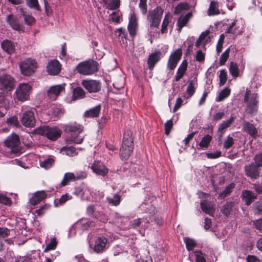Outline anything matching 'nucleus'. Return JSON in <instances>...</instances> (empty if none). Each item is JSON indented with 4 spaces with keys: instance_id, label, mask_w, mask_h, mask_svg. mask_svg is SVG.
I'll return each instance as SVG.
<instances>
[{
    "instance_id": "cd10ccee",
    "label": "nucleus",
    "mask_w": 262,
    "mask_h": 262,
    "mask_svg": "<svg viewBox=\"0 0 262 262\" xmlns=\"http://www.w3.org/2000/svg\"><path fill=\"white\" fill-rule=\"evenodd\" d=\"M191 16V13H188L185 15H181L179 17L177 21L178 31L179 32H181L182 28L186 25Z\"/></svg>"
},
{
    "instance_id": "0e129e2a",
    "label": "nucleus",
    "mask_w": 262,
    "mask_h": 262,
    "mask_svg": "<svg viewBox=\"0 0 262 262\" xmlns=\"http://www.w3.org/2000/svg\"><path fill=\"white\" fill-rule=\"evenodd\" d=\"M49 206L47 204H45L43 206H41L38 209H37L35 211L36 214L38 215H41L43 214L48 209Z\"/></svg>"
},
{
    "instance_id": "864d4df0",
    "label": "nucleus",
    "mask_w": 262,
    "mask_h": 262,
    "mask_svg": "<svg viewBox=\"0 0 262 262\" xmlns=\"http://www.w3.org/2000/svg\"><path fill=\"white\" fill-rule=\"evenodd\" d=\"M173 126V121L172 119H170L168 120L164 124V129H165V134L166 135H168L172 128Z\"/></svg>"
},
{
    "instance_id": "4468645a",
    "label": "nucleus",
    "mask_w": 262,
    "mask_h": 262,
    "mask_svg": "<svg viewBox=\"0 0 262 262\" xmlns=\"http://www.w3.org/2000/svg\"><path fill=\"white\" fill-rule=\"evenodd\" d=\"M14 84L13 78L9 75L0 76V88L4 91H11Z\"/></svg>"
},
{
    "instance_id": "6e6552de",
    "label": "nucleus",
    "mask_w": 262,
    "mask_h": 262,
    "mask_svg": "<svg viewBox=\"0 0 262 262\" xmlns=\"http://www.w3.org/2000/svg\"><path fill=\"white\" fill-rule=\"evenodd\" d=\"M7 147L10 149V152L12 154H17L20 151L19 148V138L16 134H12L9 136L5 141Z\"/></svg>"
},
{
    "instance_id": "423d86ee",
    "label": "nucleus",
    "mask_w": 262,
    "mask_h": 262,
    "mask_svg": "<svg viewBox=\"0 0 262 262\" xmlns=\"http://www.w3.org/2000/svg\"><path fill=\"white\" fill-rule=\"evenodd\" d=\"M163 10L160 7H157L148 12L147 19L150 23V27L158 28L160 25Z\"/></svg>"
},
{
    "instance_id": "39448f33",
    "label": "nucleus",
    "mask_w": 262,
    "mask_h": 262,
    "mask_svg": "<svg viewBox=\"0 0 262 262\" xmlns=\"http://www.w3.org/2000/svg\"><path fill=\"white\" fill-rule=\"evenodd\" d=\"M21 73L25 76H30L36 71L37 68V62L35 59L28 58L19 63Z\"/></svg>"
},
{
    "instance_id": "13d9d810",
    "label": "nucleus",
    "mask_w": 262,
    "mask_h": 262,
    "mask_svg": "<svg viewBox=\"0 0 262 262\" xmlns=\"http://www.w3.org/2000/svg\"><path fill=\"white\" fill-rule=\"evenodd\" d=\"M54 161L52 159H48L42 162L40 164V166L42 167L48 169L49 168L54 164Z\"/></svg>"
},
{
    "instance_id": "8fccbe9b",
    "label": "nucleus",
    "mask_w": 262,
    "mask_h": 262,
    "mask_svg": "<svg viewBox=\"0 0 262 262\" xmlns=\"http://www.w3.org/2000/svg\"><path fill=\"white\" fill-rule=\"evenodd\" d=\"M170 21V18L166 15L165 16V17L163 19L162 26H161V31L162 33H165L167 32V26Z\"/></svg>"
},
{
    "instance_id": "aec40b11",
    "label": "nucleus",
    "mask_w": 262,
    "mask_h": 262,
    "mask_svg": "<svg viewBox=\"0 0 262 262\" xmlns=\"http://www.w3.org/2000/svg\"><path fill=\"white\" fill-rule=\"evenodd\" d=\"M149 224V220L147 217L138 218L133 220L130 222L129 226L133 229H138L141 228L143 229L147 228Z\"/></svg>"
},
{
    "instance_id": "f8f14e48",
    "label": "nucleus",
    "mask_w": 262,
    "mask_h": 262,
    "mask_svg": "<svg viewBox=\"0 0 262 262\" xmlns=\"http://www.w3.org/2000/svg\"><path fill=\"white\" fill-rule=\"evenodd\" d=\"M6 21L13 30L18 32L25 31V27L20 23L17 17L14 14L12 13L8 14L6 17Z\"/></svg>"
},
{
    "instance_id": "774afa93",
    "label": "nucleus",
    "mask_w": 262,
    "mask_h": 262,
    "mask_svg": "<svg viewBox=\"0 0 262 262\" xmlns=\"http://www.w3.org/2000/svg\"><path fill=\"white\" fill-rule=\"evenodd\" d=\"M188 62L186 60H184L180 64L177 71L185 74L187 68Z\"/></svg>"
},
{
    "instance_id": "69168bd1",
    "label": "nucleus",
    "mask_w": 262,
    "mask_h": 262,
    "mask_svg": "<svg viewBox=\"0 0 262 262\" xmlns=\"http://www.w3.org/2000/svg\"><path fill=\"white\" fill-rule=\"evenodd\" d=\"M7 122L8 124L13 125L14 126H18L19 122L18 121V119L17 117H12L11 118H9L7 119Z\"/></svg>"
},
{
    "instance_id": "4be33fe9",
    "label": "nucleus",
    "mask_w": 262,
    "mask_h": 262,
    "mask_svg": "<svg viewBox=\"0 0 262 262\" xmlns=\"http://www.w3.org/2000/svg\"><path fill=\"white\" fill-rule=\"evenodd\" d=\"M64 91L62 85H57L51 86L48 91V96L50 100H55L59 94Z\"/></svg>"
},
{
    "instance_id": "6ab92c4d",
    "label": "nucleus",
    "mask_w": 262,
    "mask_h": 262,
    "mask_svg": "<svg viewBox=\"0 0 262 262\" xmlns=\"http://www.w3.org/2000/svg\"><path fill=\"white\" fill-rule=\"evenodd\" d=\"M245 171L246 176L252 179H256L259 176L258 166L256 164H251L245 166Z\"/></svg>"
},
{
    "instance_id": "dca6fc26",
    "label": "nucleus",
    "mask_w": 262,
    "mask_h": 262,
    "mask_svg": "<svg viewBox=\"0 0 262 262\" xmlns=\"http://www.w3.org/2000/svg\"><path fill=\"white\" fill-rule=\"evenodd\" d=\"M91 168L94 173L101 176H105L108 172V169L100 161H95L91 166Z\"/></svg>"
},
{
    "instance_id": "e433bc0d",
    "label": "nucleus",
    "mask_w": 262,
    "mask_h": 262,
    "mask_svg": "<svg viewBox=\"0 0 262 262\" xmlns=\"http://www.w3.org/2000/svg\"><path fill=\"white\" fill-rule=\"evenodd\" d=\"M235 187V184L233 183L230 184L228 186H227L224 190L221 192L219 194V196L221 199H224L227 196L229 195L230 193L232 192V189Z\"/></svg>"
},
{
    "instance_id": "4c0bfd02",
    "label": "nucleus",
    "mask_w": 262,
    "mask_h": 262,
    "mask_svg": "<svg viewBox=\"0 0 262 262\" xmlns=\"http://www.w3.org/2000/svg\"><path fill=\"white\" fill-rule=\"evenodd\" d=\"M229 72L231 75L234 77H237L239 75V69L237 63L231 61L229 66Z\"/></svg>"
},
{
    "instance_id": "a19ab883",
    "label": "nucleus",
    "mask_w": 262,
    "mask_h": 262,
    "mask_svg": "<svg viewBox=\"0 0 262 262\" xmlns=\"http://www.w3.org/2000/svg\"><path fill=\"white\" fill-rule=\"evenodd\" d=\"M233 206V203L232 202H227L223 206L221 211L225 215L228 216L230 214Z\"/></svg>"
},
{
    "instance_id": "473e14b6",
    "label": "nucleus",
    "mask_w": 262,
    "mask_h": 262,
    "mask_svg": "<svg viewBox=\"0 0 262 262\" xmlns=\"http://www.w3.org/2000/svg\"><path fill=\"white\" fill-rule=\"evenodd\" d=\"M75 173L73 172H67L64 174L63 178L61 182V185L64 186L68 185L70 182L75 181Z\"/></svg>"
},
{
    "instance_id": "58836bf2",
    "label": "nucleus",
    "mask_w": 262,
    "mask_h": 262,
    "mask_svg": "<svg viewBox=\"0 0 262 262\" xmlns=\"http://www.w3.org/2000/svg\"><path fill=\"white\" fill-rule=\"evenodd\" d=\"M128 30L130 35L134 36L136 31V21L135 18L132 16L128 25Z\"/></svg>"
},
{
    "instance_id": "49530a36",
    "label": "nucleus",
    "mask_w": 262,
    "mask_h": 262,
    "mask_svg": "<svg viewBox=\"0 0 262 262\" xmlns=\"http://www.w3.org/2000/svg\"><path fill=\"white\" fill-rule=\"evenodd\" d=\"M195 91V83L193 80L189 82L188 85L187 87L186 92L189 97H191Z\"/></svg>"
},
{
    "instance_id": "ddd939ff",
    "label": "nucleus",
    "mask_w": 262,
    "mask_h": 262,
    "mask_svg": "<svg viewBox=\"0 0 262 262\" xmlns=\"http://www.w3.org/2000/svg\"><path fill=\"white\" fill-rule=\"evenodd\" d=\"M182 55V51L180 48L177 49L174 52L172 53L167 62V69L171 70H174L180 60Z\"/></svg>"
},
{
    "instance_id": "3c124183",
    "label": "nucleus",
    "mask_w": 262,
    "mask_h": 262,
    "mask_svg": "<svg viewBox=\"0 0 262 262\" xmlns=\"http://www.w3.org/2000/svg\"><path fill=\"white\" fill-rule=\"evenodd\" d=\"M234 144V139L232 137L228 136L227 139L224 141L223 146L224 148L228 149L231 147Z\"/></svg>"
},
{
    "instance_id": "7ed1b4c3",
    "label": "nucleus",
    "mask_w": 262,
    "mask_h": 262,
    "mask_svg": "<svg viewBox=\"0 0 262 262\" xmlns=\"http://www.w3.org/2000/svg\"><path fill=\"white\" fill-rule=\"evenodd\" d=\"M77 72L83 75H91L98 71V63L93 59L80 62L76 67Z\"/></svg>"
},
{
    "instance_id": "e2e57ef3",
    "label": "nucleus",
    "mask_w": 262,
    "mask_h": 262,
    "mask_svg": "<svg viewBox=\"0 0 262 262\" xmlns=\"http://www.w3.org/2000/svg\"><path fill=\"white\" fill-rule=\"evenodd\" d=\"M205 54L202 52V51L199 50L196 52L195 59L196 61L200 62H203L205 60Z\"/></svg>"
},
{
    "instance_id": "052dcab7",
    "label": "nucleus",
    "mask_w": 262,
    "mask_h": 262,
    "mask_svg": "<svg viewBox=\"0 0 262 262\" xmlns=\"http://www.w3.org/2000/svg\"><path fill=\"white\" fill-rule=\"evenodd\" d=\"M147 0H140L139 5V8L141 9L143 14H145L147 11V6L146 4Z\"/></svg>"
},
{
    "instance_id": "f03ea898",
    "label": "nucleus",
    "mask_w": 262,
    "mask_h": 262,
    "mask_svg": "<svg viewBox=\"0 0 262 262\" xmlns=\"http://www.w3.org/2000/svg\"><path fill=\"white\" fill-rule=\"evenodd\" d=\"M134 149L133 138L130 130L125 131L122 143L120 149V156L122 160H127L130 156Z\"/></svg>"
},
{
    "instance_id": "a878e982",
    "label": "nucleus",
    "mask_w": 262,
    "mask_h": 262,
    "mask_svg": "<svg viewBox=\"0 0 262 262\" xmlns=\"http://www.w3.org/2000/svg\"><path fill=\"white\" fill-rule=\"evenodd\" d=\"M47 197V194L45 191H38L34 193L33 196L30 199L29 202L32 205H36L44 200Z\"/></svg>"
},
{
    "instance_id": "2f4dec72",
    "label": "nucleus",
    "mask_w": 262,
    "mask_h": 262,
    "mask_svg": "<svg viewBox=\"0 0 262 262\" xmlns=\"http://www.w3.org/2000/svg\"><path fill=\"white\" fill-rule=\"evenodd\" d=\"M121 195L118 193H115L113 196H107L106 200L110 205L117 206L121 202Z\"/></svg>"
},
{
    "instance_id": "ea45409f",
    "label": "nucleus",
    "mask_w": 262,
    "mask_h": 262,
    "mask_svg": "<svg viewBox=\"0 0 262 262\" xmlns=\"http://www.w3.org/2000/svg\"><path fill=\"white\" fill-rule=\"evenodd\" d=\"M230 94V90L228 88H225L219 93L218 96L216 98V101L220 102L228 97Z\"/></svg>"
},
{
    "instance_id": "1a4fd4ad",
    "label": "nucleus",
    "mask_w": 262,
    "mask_h": 262,
    "mask_svg": "<svg viewBox=\"0 0 262 262\" xmlns=\"http://www.w3.org/2000/svg\"><path fill=\"white\" fill-rule=\"evenodd\" d=\"M31 90L30 85L27 83L20 84L15 91L17 99L21 101H24L29 99Z\"/></svg>"
},
{
    "instance_id": "bb28decb",
    "label": "nucleus",
    "mask_w": 262,
    "mask_h": 262,
    "mask_svg": "<svg viewBox=\"0 0 262 262\" xmlns=\"http://www.w3.org/2000/svg\"><path fill=\"white\" fill-rule=\"evenodd\" d=\"M243 200L247 205H250L256 199V196L250 190H245L242 192Z\"/></svg>"
},
{
    "instance_id": "5701e85b",
    "label": "nucleus",
    "mask_w": 262,
    "mask_h": 262,
    "mask_svg": "<svg viewBox=\"0 0 262 262\" xmlns=\"http://www.w3.org/2000/svg\"><path fill=\"white\" fill-rule=\"evenodd\" d=\"M1 48L3 51L11 55L15 52V45L14 42L9 39H5L1 42Z\"/></svg>"
},
{
    "instance_id": "c756f323",
    "label": "nucleus",
    "mask_w": 262,
    "mask_h": 262,
    "mask_svg": "<svg viewBox=\"0 0 262 262\" xmlns=\"http://www.w3.org/2000/svg\"><path fill=\"white\" fill-rule=\"evenodd\" d=\"M207 13L208 15L209 16L220 14L218 3L214 1H211L210 3Z\"/></svg>"
},
{
    "instance_id": "6e6d98bb",
    "label": "nucleus",
    "mask_w": 262,
    "mask_h": 262,
    "mask_svg": "<svg viewBox=\"0 0 262 262\" xmlns=\"http://www.w3.org/2000/svg\"><path fill=\"white\" fill-rule=\"evenodd\" d=\"M24 19L25 23L27 25L29 26L32 25L35 21L34 17H33L31 14H29V13L27 14H26L25 16H24Z\"/></svg>"
},
{
    "instance_id": "2eb2a0df",
    "label": "nucleus",
    "mask_w": 262,
    "mask_h": 262,
    "mask_svg": "<svg viewBox=\"0 0 262 262\" xmlns=\"http://www.w3.org/2000/svg\"><path fill=\"white\" fill-rule=\"evenodd\" d=\"M162 54L160 51H157L149 54L147 58L148 68L150 70H152L156 64L162 58Z\"/></svg>"
},
{
    "instance_id": "72a5a7b5",
    "label": "nucleus",
    "mask_w": 262,
    "mask_h": 262,
    "mask_svg": "<svg viewBox=\"0 0 262 262\" xmlns=\"http://www.w3.org/2000/svg\"><path fill=\"white\" fill-rule=\"evenodd\" d=\"M85 92L81 87H77L73 90L72 99L74 100L85 97Z\"/></svg>"
},
{
    "instance_id": "f3484780",
    "label": "nucleus",
    "mask_w": 262,
    "mask_h": 262,
    "mask_svg": "<svg viewBox=\"0 0 262 262\" xmlns=\"http://www.w3.org/2000/svg\"><path fill=\"white\" fill-rule=\"evenodd\" d=\"M107 239L103 236L98 237L95 242L94 251L96 253L103 252L106 248Z\"/></svg>"
},
{
    "instance_id": "680f3d73",
    "label": "nucleus",
    "mask_w": 262,
    "mask_h": 262,
    "mask_svg": "<svg viewBox=\"0 0 262 262\" xmlns=\"http://www.w3.org/2000/svg\"><path fill=\"white\" fill-rule=\"evenodd\" d=\"M255 164L258 167L262 166V152L255 155L254 157Z\"/></svg>"
},
{
    "instance_id": "0eeeda50",
    "label": "nucleus",
    "mask_w": 262,
    "mask_h": 262,
    "mask_svg": "<svg viewBox=\"0 0 262 262\" xmlns=\"http://www.w3.org/2000/svg\"><path fill=\"white\" fill-rule=\"evenodd\" d=\"M257 94L256 93H253L250 97V100H248V94L247 93H246L244 100L245 102H247V105L246 108V111L248 114L251 115H254L257 111Z\"/></svg>"
},
{
    "instance_id": "b1692460",
    "label": "nucleus",
    "mask_w": 262,
    "mask_h": 262,
    "mask_svg": "<svg viewBox=\"0 0 262 262\" xmlns=\"http://www.w3.org/2000/svg\"><path fill=\"white\" fill-rule=\"evenodd\" d=\"M200 205L203 212L209 215H213L215 211L213 203L207 200H203Z\"/></svg>"
},
{
    "instance_id": "c9c22d12",
    "label": "nucleus",
    "mask_w": 262,
    "mask_h": 262,
    "mask_svg": "<svg viewBox=\"0 0 262 262\" xmlns=\"http://www.w3.org/2000/svg\"><path fill=\"white\" fill-rule=\"evenodd\" d=\"M184 242L186 244V247L188 251L192 250L197 245L196 241L188 237L184 238Z\"/></svg>"
},
{
    "instance_id": "37998d69",
    "label": "nucleus",
    "mask_w": 262,
    "mask_h": 262,
    "mask_svg": "<svg viewBox=\"0 0 262 262\" xmlns=\"http://www.w3.org/2000/svg\"><path fill=\"white\" fill-rule=\"evenodd\" d=\"M188 5L186 3H181L178 4L174 8V14L175 15H179L183 11L188 9Z\"/></svg>"
},
{
    "instance_id": "20e7f679",
    "label": "nucleus",
    "mask_w": 262,
    "mask_h": 262,
    "mask_svg": "<svg viewBox=\"0 0 262 262\" xmlns=\"http://www.w3.org/2000/svg\"><path fill=\"white\" fill-rule=\"evenodd\" d=\"M35 133L43 136L52 141H55L60 137L62 130L57 126L50 127L49 126H42L37 127L35 130Z\"/></svg>"
},
{
    "instance_id": "f257e3e1",
    "label": "nucleus",
    "mask_w": 262,
    "mask_h": 262,
    "mask_svg": "<svg viewBox=\"0 0 262 262\" xmlns=\"http://www.w3.org/2000/svg\"><path fill=\"white\" fill-rule=\"evenodd\" d=\"M64 131L67 133H71L68 138V141L70 143L80 144L82 142L84 138L81 133L83 130V127L76 122H71L64 125Z\"/></svg>"
},
{
    "instance_id": "5fc2aeb1",
    "label": "nucleus",
    "mask_w": 262,
    "mask_h": 262,
    "mask_svg": "<svg viewBox=\"0 0 262 262\" xmlns=\"http://www.w3.org/2000/svg\"><path fill=\"white\" fill-rule=\"evenodd\" d=\"M57 242L55 238H53L51 239L49 243L46 246V248L45 249L44 251L47 252L48 251L53 250L55 249L57 245Z\"/></svg>"
},
{
    "instance_id": "a211bd4d",
    "label": "nucleus",
    "mask_w": 262,
    "mask_h": 262,
    "mask_svg": "<svg viewBox=\"0 0 262 262\" xmlns=\"http://www.w3.org/2000/svg\"><path fill=\"white\" fill-rule=\"evenodd\" d=\"M235 119V116H234L233 114H232L228 119L222 121V123L219 125L217 134L220 138H221L223 136L224 131L231 126V125L233 123Z\"/></svg>"
},
{
    "instance_id": "9d476101",
    "label": "nucleus",
    "mask_w": 262,
    "mask_h": 262,
    "mask_svg": "<svg viewBox=\"0 0 262 262\" xmlns=\"http://www.w3.org/2000/svg\"><path fill=\"white\" fill-rule=\"evenodd\" d=\"M21 124L28 127H32L35 125L36 119L35 114L32 111H25L20 118Z\"/></svg>"
},
{
    "instance_id": "c85d7f7f",
    "label": "nucleus",
    "mask_w": 262,
    "mask_h": 262,
    "mask_svg": "<svg viewBox=\"0 0 262 262\" xmlns=\"http://www.w3.org/2000/svg\"><path fill=\"white\" fill-rule=\"evenodd\" d=\"M101 110V106L100 105H98L90 109L89 110L86 111L84 113V116L88 118H94L98 116Z\"/></svg>"
},
{
    "instance_id": "de8ad7c7",
    "label": "nucleus",
    "mask_w": 262,
    "mask_h": 262,
    "mask_svg": "<svg viewBox=\"0 0 262 262\" xmlns=\"http://www.w3.org/2000/svg\"><path fill=\"white\" fill-rule=\"evenodd\" d=\"M63 150L65 151L67 155L71 157L75 156L78 153L76 148L73 146H69L63 148Z\"/></svg>"
},
{
    "instance_id": "c03bdc74",
    "label": "nucleus",
    "mask_w": 262,
    "mask_h": 262,
    "mask_svg": "<svg viewBox=\"0 0 262 262\" xmlns=\"http://www.w3.org/2000/svg\"><path fill=\"white\" fill-rule=\"evenodd\" d=\"M230 53V49L228 48L221 56L219 60L220 66H223L228 60Z\"/></svg>"
},
{
    "instance_id": "393cba45",
    "label": "nucleus",
    "mask_w": 262,
    "mask_h": 262,
    "mask_svg": "<svg viewBox=\"0 0 262 262\" xmlns=\"http://www.w3.org/2000/svg\"><path fill=\"white\" fill-rule=\"evenodd\" d=\"M243 129L244 132L248 134L252 137H255L258 131L254 125L247 121H244L242 123Z\"/></svg>"
},
{
    "instance_id": "09e8293b",
    "label": "nucleus",
    "mask_w": 262,
    "mask_h": 262,
    "mask_svg": "<svg viewBox=\"0 0 262 262\" xmlns=\"http://www.w3.org/2000/svg\"><path fill=\"white\" fill-rule=\"evenodd\" d=\"M193 253L196 262H206V258L201 251L196 250L194 251Z\"/></svg>"
},
{
    "instance_id": "a18cd8bd",
    "label": "nucleus",
    "mask_w": 262,
    "mask_h": 262,
    "mask_svg": "<svg viewBox=\"0 0 262 262\" xmlns=\"http://www.w3.org/2000/svg\"><path fill=\"white\" fill-rule=\"evenodd\" d=\"M220 85L222 86L225 84L227 80V74L225 70L222 69L220 71Z\"/></svg>"
},
{
    "instance_id": "9b49d317",
    "label": "nucleus",
    "mask_w": 262,
    "mask_h": 262,
    "mask_svg": "<svg viewBox=\"0 0 262 262\" xmlns=\"http://www.w3.org/2000/svg\"><path fill=\"white\" fill-rule=\"evenodd\" d=\"M81 85L90 93H97L101 89V82L96 80H83L81 82Z\"/></svg>"
},
{
    "instance_id": "603ef678",
    "label": "nucleus",
    "mask_w": 262,
    "mask_h": 262,
    "mask_svg": "<svg viewBox=\"0 0 262 262\" xmlns=\"http://www.w3.org/2000/svg\"><path fill=\"white\" fill-rule=\"evenodd\" d=\"M236 24L237 21L234 20L233 21L231 24L230 25L229 27H228L227 29H226V32L227 33H231L234 34L236 33Z\"/></svg>"
},
{
    "instance_id": "bf43d9fd",
    "label": "nucleus",
    "mask_w": 262,
    "mask_h": 262,
    "mask_svg": "<svg viewBox=\"0 0 262 262\" xmlns=\"http://www.w3.org/2000/svg\"><path fill=\"white\" fill-rule=\"evenodd\" d=\"M10 231L7 228L0 227V239L6 238L10 235Z\"/></svg>"
},
{
    "instance_id": "f704fd0d",
    "label": "nucleus",
    "mask_w": 262,
    "mask_h": 262,
    "mask_svg": "<svg viewBox=\"0 0 262 262\" xmlns=\"http://www.w3.org/2000/svg\"><path fill=\"white\" fill-rule=\"evenodd\" d=\"M26 5L30 9L41 11V7L38 0H25Z\"/></svg>"
},
{
    "instance_id": "338daca9",
    "label": "nucleus",
    "mask_w": 262,
    "mask_h": 262,
    "mask_svg": "<svg viewBox=\"0 0 262 262\" xmlns=\"http://www.w3.org/2000/svg\"><path fill=\"white\" fill-rule=\"evenodd\" d=\"M221 151H216L214 152L206 153L207 157L209 159H216L221 156Z\"/></svg>"
},
{
    "instance_id": "4d7b16f0",
    "label": "nucleus",
    "mask_w": 262,
    "mask_h": 262,
    "mask_svg": "<svg viewBox=\"0 0 262 262\" xmlns=\"http://www.w3.org/2000/svg\"><path fill=\"white\" fill-rule=\"evenodd\" d=\"M255 213L262 215V202H257L254 205Z\"/></svg>"
},
{
    "instance_id": "7c9ffc66",
    "label": "nucleus",
    "mask_w": 262,
    "mask_h": 262,
    "mask_svg": "<svg viewBox=\"0 0 262 262\" xmlns=\"http://www.w3.org/2000/svg\"><path fill=\"white\" fill-rule=\"evenodd\" d=\"M103 2L106 8L112 10L117 9L120 6V0H103Z\"/></svg>"
},
{
    "instance_id": "79ce46f5",
    "label": "nucleus",
    "mask_w": 262,
    "mask_h": 262,
    "mask_svg": "<svg viewBox=\"0 0 262 262\" xmlns=\"http://www.w3.org/2000/svg\"><path fill=\"white\" fill-rule=\"evenodd\" d=\"M212 140V137L209 135H205L199 143V146L202 148H208L210 142Z\"/></svg>"
},
{
    "instance_id": "412c9836",
    "label": "nucleus",
    "mask_w": 262,
    "mask_h": 262,
    "mask_svg": "<svg viewBox=\"0 0 262 262\" xmlns=\"http://www.w3.org/2000/svg\"><path fill=\"white\" fill-rule=\"evenodd\" d=\"M61 70V66L57 60H52L49 61L47 66V71L50 75H57Z\"/></svg>"
}]
</instances>
